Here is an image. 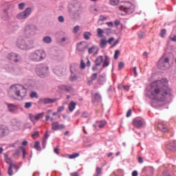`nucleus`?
Instances as JSON below:
<instances>
[{
    "mask_svg": "<svg viewBox=\"0 0 176 176\" xmlns=\"http://www.w3.org/2000/svg\"><path fill=\"white\" fill-rule=\"evenodd\" d=\"M96 171V174L94 175V176H100L101 174H102V168L100 167H97Z\"/></svg>",
    "mask_w": 176,
    "mask_h": 176,
    "instance_id": "nucleus-38",
    "label": "nucleus"
},
{
    "mask_svg": "<svg viewBox=\"0 0 176 176\" xmlns=\"http://www.w3.org/2000/svg\"><path fill=\"white\" fill-rule=\"evenodd\" d=\"M31 107H32V102H27L25 103V108H26V109H30Z\"/></svg>",
    "mask_w": 176,
    "mask_h": 176,
    "instance_id": "nucleus-44",
    "label": "nucleus"
},
{
    "mask_svg": "<svg viewBox=\"0 0 176 176\" xmlns=\"http://www.w3.org/2000/svg\"><path fill=\"white\" fill-rule=\"evenodd\" d=\"M132 176H138V172L137 170H133L132 172Z\"/></svg>",
    "mask_w": 176,
    "mask_h": 176,
    "instance_id": "nucleus-64",
    "label": "nucleus"
},
{
    "mask_svg": "<svg viewBox=\"0 0 176 176\" xmlns=\"http://www.w3.org/2000/svg\"><path fill=\"white\" fill-rule=\"evenodd\" d=\"M105 124H107V120H102L100 121H97L96 124H94L93 126L95 127H99V129H103L104 127Z\"/></svg>",
    "mask_w": 176,
    "mask_h": 176,
    "instance_id": "nucleus-22",
    "label": "nucleus"
},
{
    "mask_svg": "<svg viewBox=\"0 0 176 176\" xmlns=\"http://www.w3.org/2000/svg\"><path fill=\"white\" fill-rule=\"evenodd\" d=\"M120 10H123L126 14H131V13H134L135 7L130 2H126L124 6H120Z\"/></svg>",
    "mask_w": 176,
    "mask_h": 176,
    "instance_id": "nucleus-7",
    "label": "nucleus"
},
{
    "mask_svg": "<svg viewBox=\"0 0 176 176\" xmlns=\"http://www.w3.org/2000/svg\"><path fill=\"white\" fill-rule=\"evenodd\" d=\"M95 50H96V46H94V45H93L92 47L89 48V50H88L89 54H93V52H94Z\"/></svg>",
    "mask_w": 176,
    "mask_h": 176,
    "instance_id": "nucleus-47",
    "label": "nucleus"
},
{
    "mask_svg": "<svg viewBox=\"0 0 176 176\" xmlns=\"http://www.w3.org/2000/svg\"><path fill=\"white\" fill-rule=\"evenodd\" d=\"M148 94L151 100L171 102L173 93L171 89L167 86V79L162 78L151 83Z\"/></svg>",
    "mask_w": 176,
    "mask_h": 176,
    "instance_id": "nucleus-1",
    "label": "nucleus"
},
{
    "mask_svg": "<svg viewBox=\"0 0 176 176\" xmlns=\"http://www.w3.org/2000/svg\"><path fill=\"white\" fill-rule=\"evenodd\" d=\"M79 30H80V27L79 25L75 26L73 29L74 34H78V31H79Z\"/></svg>",
    "mask_w": 176,
    "mask_h": 176,
    "instance_id": "nucleus-49",
    "label": "nucleus"
},
{
    "mask_svg": "<svg viewBox=\"0 0 176 176\" xmlns=\"http://www.w3.org/2000/svg\"><path fill=\"white\" fill-rule=\"evenodd\" d=\"M34 148L35 149H36V151H41V144L39 143V142L37 141L35 142Z\"/></svg>",
    "mask_w": 176,
    "mask_h": 176,
    "instance_id": "nucleus-41",
    "label": "nucleus"
},
{
    "mask_svg": "<svg viewBox=\"0 0 176 176\" xmlns=\"http://www.w3.org/2000/svg\"><path fill=\"white\" fill-rule=\"evenodd\" d=\"M159 69L164 71L170 68V58L168 57L162 56L157 63Z\"/></svg>",
    "mask_w": 176,
    "mask_h": 176,
    "instance_id": "nucleus-6",
    "label": "nucleus"
},
{
    "mask_svg": "<svg viewBox=\"0 0 176 176\" xmlns=\"http://www.w3.org/2000/svg\"><path fill=\"white\" fill-rule=\"evenodd\" d=\"M18 8L19 10H23L24 8H25V3H21L18 5Z\"/></svg>",
    "mask_w": 176,
    "mask_h": 176,
    "instance_id": "nucleus-46",
    "label": "nucleus"
},
{
    "mask_svg": "<svg viewBox=\"0 0 176 176\" xmlns=\"http://www.w3.org/2000/svg\"><path fill=\"white\" fill-rule=\"evenodd\" d=\"M27 43L28 50L34 49V40H30Z\"/></svg>",
    "mask_w": 176,
    "mask_h": 176,
    "instance_id": "nucleus-37",
    "label": "nucleus"
},
{
    "mask_svg": "<svg viewBox=\"0 0 176 176\" xmlns=\"http://www.w3.org/2000/svg\"><path fill=\"white\" fill-rule=\"evenodd\" d=\"M107 82V74L105 73H102L99 75L97 79V83H98L100 86L105 85Z\"/></svg>",
    "mask_w": 176,
    "mask_h": 176,
    "instance_id": "nucleus-14",
    "label": "nucleus"
},
{
    "mask_svg": "<svg viewBox=\"0 0 176 176\" xmlns=\"http://www.w3.org/2000/svg\"><path fill=\"white\" fill-rule=\"evenodd\" d=\"M31 13H32V9L31 8H27L24 11L16 15V19L18 20H26V19H28L31 16Z\"/></svg>",
    "mask_w": 176,
    "mask_h": 176,
    "instance_id": "nucleus-8",
    "label": "nucleus"
},
{
    "mask_svg": "<svg viewBox=\"0 0 176 176\" xmlns=\"http://www.w3.org/2000/svg\"><path fill=\"white\" fill-rule=\"evenodd\" d=\"M166 34H167V30H166V29H162L160 32L161 38H165Z\"/></svg>",
    "mask_w": 176,
    "mask_h": 176,
    "instance_id": "nucleus-42",
    "label": "nucleus"
},
{
    "mask_svg": "<svg viewBox=\"0 0 176 176\" xmlns=\"http://www.w3.org/2000/svg\"><path fill=\"white\" fill-rule=\"evenodd\" d=\"M36 31H38V29L35 25L28 24L23 29V35L25 38H30V36H34V35H36Z\"/></svg>",
    "mask_w": 176,
    "mask_h": 176,
    "instance_id": "nucleus-5",
    "label": "nucleus"
},
{
    "mask_svg": "<svg viewBox=\"0 0 176 176\" xmlns=\"http://www.w3.org/2000/svg\"><path fill=\"white\" fill-rule=\"evenodd\" d=\"M80 69H85L86 68V64L85 63V61H83V59H81L80 60Z\"/></svg>",
    "mask_w": 176,
    "mask_h": 176,
    "instance_id": "nucleus-50",
    "label": "nucleus"
},
{
    "mask_svg": "<svg viewBox=\"0 0 176 176\" xmlns=\"http://www.w3.org/2000/svg\"><path fill=\"white\" fill-rule=\"evenodd\" d=\"M98 78V74L94 73L91 75L90 77L87 78V84L88 86H91L93 83H94V80H96Z\"/></svg>",
    "mask_w": 176,
    "mask_h": 176,
    "instance_id": "nucleus-15",
    "label": "nucleus"
},
{
    "mask_svg": "<svg viewBox=\"0 0 176 176\" xmlns=\"http://www.w3.org/2000/svg\"><path fill=\"white\" fill-rule=\"evenodd\" d=\"M115 41V38L113 37H111L108 39L107 41V43H109V45H111V43H112V42H113Z\"/></svg>",
    "mask_w": 176,
    "mask_h": 176,
    "instance_id": "nucleus-59",
    "label": "nucleus"
},
{
    "mask_svg": "<svg viewBox=\"0 0 176 176\" xmlns=\"http://www.w3.org/2000/svg\"><path fill=\"white\" fill-rule=\"evenodd\" d=\"M169 38L170 41H172V42H176V35H170Z\"/></svg>",
    "mask_w": 176,
    "mask_h": 176,
    "instance_id": "nucleus-56",
    "label": "nucleus"
},
{
    "mask_svg": "<svg viewBox=\"0 0 176 176\" xmlns=\"http://www.w3.org/2000/svg\"><path fill=\"white\" fill-rule=\"evenodd\" d=\"M162 176H171V175H170V173H168V171L165 170L164 171Z\"/></svg>",
    "mask_w": 176,
    "mask_h": 176,
    "instance_id": "nucleus-62",
    "label": "nucleus"
},
{
    "mask_svg": "<svg viewBox=\"0 0 176 176\" xmlns=\"http://www.w3.org/2000/svg\"><path fill=\"white\" fill-rule=\"evenodd\" d=\"M126 116V118H130V116H131V109L128 110Z\"/></svg>",
    "mask_w": 176,
    "mask_h": 176,
    "instance_id": "nucleus-63",
    "label": "nucleus"
},
{
    "mask_svg": "<svg viewBox=\"0 0 176 176\" xmlns=\"http://www.w3.org/2000/svg\"><path fill=\"white\" fill-rule=\"evenodd\" d=\"M119 56H120V51H119V50H117L115 51L114 60H118Z\"/></svg>",
    "mask_w": 176,
    "mask_h": 176,
    "instance_id": "nucleus-43",
    "label": "nucleus"
},
{
    "mask_svg": "<svg viewBox=\"0 0 176 176\" xmlns=\"http://www.w3.org/2000/svg\"><path fill=\"white\" fill-rule=\"evenodd\" d=\"M69 112H74L75 110V108H76V102L74 101H71V102L69 104Z\"/></svg>",
    "mask_w": 176,
    "mask_h": 176,
    "instance_id": "nucleus-30",
    "label": "nucleus"
},
{
    "mask_svg": "<svg viewBox=\"0 0 176 176\" xmlns=\"http://www.w3.org/2000/svg\"><path fill=\"white\" fill-rule=\"evenodd\" d=\"M64 111V106L58 107L57 109L58 113H60V112H63Z\"/></svg>",
    "mask_w": 176,
    "mask_h": 176,
    "instance_id": "nucleus-53",
    "label": "nucleus"
},
{
    "mask_svg": "<svg viewBox=\"0 0 176 176\" xmlns=\"http://www.w3.org/2000/svg\"><path fill=\"white\" fill-rule=\"evenodd\" d=\"M23 152V159H25V148L24 147L21 146L19 149L16 150L15 153L12 155L13 157H16V156H19L20 153Z\"/></svg>",
    "mask_w": 176,
    "mask_h": 176,
    "instance_id": "nucleus-20",
    "label": "nucleus"
},
{
    "mask_svg": "<svg viewBox=\"0 0 176 176\" xmlns=\"http://www.w3.org/2000/svg\"><path fill=\"white\" fill-rule=\"evenodd\" d=\"M43 41L44 43H52V38L49 36H45L43 38Z\"/></svg>",
    "mask_w": 176,
    "mask_h": 176,
    "instance_id": "nucleus-36",
    "label": "nucleus"
},
{
    "mask_svg": "<svg viewBox=\"0 0 176 176\" xmlns=\"http://www.w3.org/2000/svg\"><path fill=\"white\" fill-rule=\"evenodd\" d=\"M97 35L98 38H104V30L101 28L97 29Z\"/></svg>",
    "mask_w": 176,
    "mask_h": 176,
    "instance_id": "nucleus-33",
    "label": "nucleus"
},
{
    "mask_svg": "<svg viewBox=\"0 0 176 176\" xmlns=\"http://www.w3.org/2000/svg\"><path fill=\"white\" fill-rule=\"evenodd\" d=\"M51 126L53 131H61L65 129V125L64 124H60L58 121L52 122Z\"/></svg>",
    "mask_w": 176,
    "mask_h": 176,
    "instance_id": "nucleus-11",
    "label": "nucleus"
},
{
    "mask_svg": "<svg viewBox=\"0 0 176 176\" xmlns=\"http://www.w3.org/2000/svg\"><path fill=\"white\" fill-rule=\"evenodd\" d=\"M144 36H145V33H144L142 32H140L138 33V37L140 38V39H142L144 38Z\"/></svg>",
    "mask_w": 176,
    "mask_h": 176,
    "instance_id": "nucleus-55",
    "label": "nucleus"
},
{
    "mask_svg": "<svg viewBox=\"0 0 176 176\" xmlns=\"http://www.w3.org/2000/svg\"><path fill=\"white\" fill-rule=\"evenodd\" d=\"M98 67H100V65H97V63H95L92 67V71H97V69H98Z\"/></svg>",
    "mask_w": 176,
    "mask_h": 176,
    "instance_id": "nucleus-61",
    "label": "nucleus"
},
{
    "mask_svg": "<svg viewBox=\"0 0 176 176\" xmlns=\"http://www.w3.org/2000/svg\"><path fill=\"white\" fill-rule=\"evenodd\" d=\"M79 153H73L69 155V159H75L76 157H79Z\"/></svg>",
    "mask_w": 176,
    "mask_h": 176,
    "instance_id": "nucleus-39",
    "label": "nucleus"
},
{
    "mask_svg": "<svg viewBox=\"0 0 176 176\" xmlns=\"http://www.w3.org/2000/svg\"><path fill=\"white\" fill-rule=\"evenodd\" d=\"M36 74L40 78H47L49 76V67L45 64H39L36 68Z\"/></svg>",
    "mask_w": 176,
    "mask_h": 176,
    "instance_id": "nucleus-4",
    "label": "nucleus"
},
{
    "mask_svg": "<svg viewBox=\"0 0 176 176\" xmlns=\"http://www.w3.org/2000/svg\"><path fill=\"white\" fill-rule=\"evenodd\" d=\"M86 49V44H85L83 42H80L77 44L76 50L77 52H79V53H85Z\"/></svg>",
    "mask_w": 176,
    "mask_h": 176,
    "instance_id": "nucleus-18",
    "label": "nucleus"
},
{
    "mask_svg": "<svg viewBox=\"0 0 176 176\" xmlns=\"http://www.w3.org/2000/svg\"><path fill=\"white\" fill-rule=\"evenodd\" d=\"M47 144V140L46 139H43L42 141V145H43V149H45V148H46Z\"/></svg>",
    "mask_w": 176,
    "mask_h": 176,
    "instance_id": "nucleus-52",
    "label": "nucleus"
},
{
    "mask_svg": "<svg viewBox=\"0 0 176 176\" xmlns=\"http://www.w3.org/2000/svg\"><path fill=\"white\" fill-rule=\"evenodd\" d=\"M49 137H50V135H49V131H46L45 133V138L44 140H47L49 138Z\"/></svg>",
    "mask_w": 176,
    "mask_h": 176,
    "instance_id": "nucleus-60",
    "label": "nucleus"
},
{
    "mask_svg": "<svg viewBox=\"0 0 176 176\" xmlns=\"http://www.w3.org/2000/svg\"><path fill=\"white\" fill-rule=\"evenodd\" d=\"M58 20L59 23H64V21H65L64 16H58Z\"/></svg>",
    "mask_w": 176,
    "mask_h": 176,
    "instance_id": "nucleus-57",
    "label": "nucleus"
},
{
    "mask_svg": "<svg viewBox=\"0 0 176 176\" xmlns=\"http://www.w3.org/2000/svg\"><path fill=\"white\" fill-rule=\"evenodd\" d=\"M133 125L138 129H141V126H144V122L140 118H135L133 120Z\"/></svg>",
    "mask_w": 176,
    "mask_h": 176,
    "instance_id": "nucleus-23",
    "label": "nucleus"
},
{
    "mask_svg": "<svg viewBox=\"0 0 176 176\" xmlns=\"http://www.w3.org/2000/svg\"><path fill=\"white\" fill-rule=\"evenodd\" d=\"M124 68V63L120 62L118 63V70L122 71Z\"/></svg>",
    "mask_w": 176,
    "mask_h": 176,
    "instance_id": "nucleus-45",
    "label": "nucleus"
},
{
    "mask_svg": "<svg viewBox=\"0 0 176 176\" xmlns=\"http://www.w3.org/2000/svg\"><path fill=\"white\" fill-rule=\"evenodd\" d=\"M103 61H104V57L102 56H99L95 60V64H96V65L100 66L101 65V64H102Z\"/></svg>",
    "mask_w": 176,
    "mask_h": 176,
    "instance_id": "nucleus-31",
    "label": "nucleus"
},
{
    "mask_svg": "<svg viewBox=\"0 0 176 176\" xmlns=\"http://www.w3.org/2000/svg\"><path fill=\"white\" fill-rule=\"evenodd\" d=\"M94 100L96 101H100L101 100V95L99 93H96L94 96Z\"/></svg>",
    "mask_w": 176,
    "mask_h": 176,
    "instance_id": "nucleus-40",
    "label": "nucleus"
},
{
    "mask_svg": "<svg viewBox=\"0 0 176 176\" xmlns=\"http://www.w3.org/2000/svg\"><path fill=\"white\" fill-rule=\"evenodd\" d=\"M11 123L12 126H17V127H20L21 122L20 121L17 120V119H12L11 120Z\"/></svg>",
    "mask_w": 176,
    "mask_h": 176,
    "instance_id": "nucleus-35",
    "label": "nucleus"
},
{
    "mask_svg": "<svg viewBox=\"0 0 176 176\" xmlns=\"http://www.w3.org/2000/svg\"><path fill=\"white\" fill-rule=\"evenodd\" d=\"M6 71H7V72L13 73V72H14V68H13V67H8L6 69Z\"/></svg>",
    "mask_w": 176,
    "mask_h": 176,
    "instance_id": "nucleus-54",
    "label": "nucleus"
},
{
    "mask_svg": "<svg viewBox=\"0 0 176 176\" xmlns=\"http://www.w3.org/2000/svg\"><path fill=\"white\" fill-rule=\"evenodd\" d=\"M76 65H72L70 67L71 76L70 80L71 82H75L78 79V76L75 74H78V69H75Z\"/></svg>",
    "mask_w": 176,
    "mask_h": 176,
    "instance_id": "nucleus-13",
    "label": "nucleus"
},
{
    "mask_svg": "<svg viewBox=\"0 0 176 176\" xmlns=\"http://www.w3.org/2000/svg\"><path fill=\"white\" fill-rule=\"evenodd\" d=\"M58 88L60 90H64L65 91H67V93H72V91H74V89L72 88L71 86L68 85H60Z\"/></svg>",
    "mask_w": 176,
    "mask_h": 176,
    "instance_id": "nucleus-24",
    "label": "nucleus"
},
{
    "mask_svg": "<svg viewBox=\"0 0 176 176\" xmlns=\"http://www.w3.org/2000/svg\"><path fill=\"white\" fill-rule=\"evenodd\" d=\"M56 101H57V99L55 98H43L39 99L40 104H53Z\"/></svg>",
    "mask_w": 176,
    "mask_h": 176,
    "instance_id": "nucleus-16",
    "label": "nucleus"
},
{
    "mask_svg": "<svg viewBox=\"0 0 176 176\" xmlns=\"http://www.w3.org/2000/svg\"><path fill=\"white\" fill-rule=\"evenodd\" d=\"M54 73L58 76H61L64 72V68L61 66H56L53 69Z\"/></svg>",
    "mask_w": 176,
    "mask_h": 176,
    "instance_id": "nucleus-19",
    "label": "nucleus"
},
{
    "mask_svg": "<svg viewBox=\"0 0 176 176\" xmlns=\"http://www.w3.org/2000/svg\"><path fill=\"white\" fill-rule=\"evenodd\" d=\"M45 116V112L39 113L34 116L32 113L29 114V119H30L31 122L33 124H36V122L39 120V119H42V118Z\"/></svg>",
    "mask_w": 176,
    "mask_h": 176,
    "instance_id": "nucleus-10",
    "label": "nucleus"
},
{
    "mask_svg": "<svg viewBox=\"0 0 176 176\" xmlns=\"http://www.w3.org/2000/svg\"><path fill=\"white\" fill-rule=\"evenodd\" d=\"M10 90L16 96L15 100L21 101V100H23L27 96V89L21 85H11Z\"/></svg>",
    "mask_w": 176,
    "mask_h": 176,
    "instance_id": "nucleus-2",
    "label": "nucleus"
},
{
    "mask_svg": "<svg viewBox=\"0 0 176 176\" xmlns=\"http://www.w3.org/2000/svg\"><path fill=\"white\" fill-rule=\"evenodd\" d=\"M107 43H108V42L107 41V38L103 37L102 38L100 39L99 46L101 49H105V46H107Z\"/></svg>",
    "mask_w": 176,
    "mask_h": 176,
    "instance_id": "nucleus-28",
    "label": "nucleus"
},
{
    "mask_svg": "<svg viewBox=\"0 0 176 176\" xmlns=\"http://www.w3.org/2000/svg\"><path fill=\"white\" fill-rule=\"evenodd\" d=\"M13 168H15V170H19V167L16 164L10 165L8 170V175H13Z\"/></svg>",
    "mask_w": 176,
    "mask_h": 176,
    "instance_id": "nucleus-26",
    "label": "nucleus"
},
{
    "mask_svg": "<svg viewBox=\"0 0 176 176\" xmlns=\"http://www.w3.org/2000/svg\"><path fill=\"white\" fill-rule=\"evenodd\" d=\"M9 112L14 113L19 109V106L12 103H6Z\"/></svg>",
    "mask_w": 176,
    "mask_h": 176,
    "instance_id": "nucleus-21",
    "label": "nucleus"
},
{
    "mask_svg": "<svg viewBox=\"0 0 176 176\" xmlns=\"http://www.w3.org/2000/svg\"><path fill=\"white\" fill-rule=\"evenodd\" d=\"M8 60L14 61V63H19V61H20V58H19V54L15 53L8 54Z\"/></svg>",
    "mask_w": 176,
    "mask_h": 176,
    "instance_id": "nucleus-17",
    "label": "nucleus"
},
{
    "mask_svg": "<svg viewBox=\"0 0 176 176\" xmlns=\"http://www.w3.org/2000/svg\"><path fill=\"white\" fill-rule=\"evenodd\" d=\"M31 98H38V94L36 92H32L30 94Z\"/></svg>",
    "mask_w": 176,
    "mask_h": 176,
    "instance_id": "nucleus-51",
    "label": "nucleus"
},
{
    "mask_svg": "<svg viewBox=\"0 0 176 176\" xmlns=\"http://www.w3.org/2000/svg\"><path fill=\"white\" fill-rule=\"evenodd\" d=\"M158 129L162 131V133H167V131H168L167 126L162 123L158 124Z\"/></svg>",
    "mask_w": 176,
    "mask_h": 176,
    "instance_id": "nucleus-29",
    "label": "nucleus"
},
{
    "mask_svg": "<svg viewBox=\"0 0 176 176\" xmlns=\"http://www.w3.org/2000/svg\"><path fill=\"white\" fill-rule=\"evenodd\" d=\"M105 20H107V17L103 15H100L98 21H105Z\"/></svg>",
    "mask_w": 176,
    "mask_h": 176,
    "instance_id": "nucleus-58",
    "label": "nucleus"
},
{
    "mask_svg": "<svg viewBox=\"0 0 176 176\" xmlns=\"http://www.w3.org/2000/svg\"><path fill=\"white\" fill-rule=\"evenodd\" d=\"M9 134H10V129H9V127L4 125H0V138H4V137L9 135Z\"/></svg>",
    "mask_w": 176,
    "mask_h": 176,
    "instance_id": "nucleus-12",
    "label": "nucleus"
},
{
    "mask_svg": "<svg viewBox=\"0 0 176 176\" xmlns=\"http://www.w3.org/2000/svg\"><path fill=\"white\" fill-rule=\"evenodd\" d=\"M4 159L6 162L8 164H10V166H11V164H14L13 163H12V159L9 157V155L8 154H4Z\"/></svg>",
    "mask_w": 176,
    "mask_h": 176,
    "instance_id": "nucleus-32",
    "label": "nucleus"
},
{
    "mask_svg": "<svg viewBox=\"0 0 176 176\" xmlns=\"http://www.w3.org/2000/svg\"><path fill=\"white\" fill-rule=\"evenodd\" d=\"M110 3L113 6H115L119 3V0H110Z\"/></svg>",
    "mask_w": 176,
    "mask_h": 176,
    "instance_id": "nucleus-48",
    "label": "nucleus"
},
{
    "mask_svg": "<svg viewBox=\"0 0 176 176\" xmlns=\"http://www.w3.org/2000/svg\"><path fill=\"white\" fill-rule=\"evenodd\" d=\"M111 63V59L108 56H104V59H103V65L102 67L103 68H107L109 65V63Z\"/></svg>",
    "mask_w": 176,
    "mask_h": 176,
    "instance_id": "nucleus-27",
    "label": "nucleus"
},
{
    "mask_svg": "<svg viewBox=\"0 0 176 176\" xmlns=\"http://www.w3.org/2000/svg\"><path fill=\"white\" fill-rule=\"evenodd\" d=\"M90 36H91V32H85L83 34V37L85 41H89L90 39Z\"/></svg>",
    "mask_w": 176,
    "mask_h": 176,
    "instance_id": "nucleus-34",
    "label": "nucleus"
},
{
    "mask_svg": "<svg viewBox=\"0 0 176 176\" xmlns=\"http://www.w3.org/2000/svg\"><path fill=\"white\" fill-rule=\"evenodd\" d=\"M8 10H9V8H6L3 10V14L1 15L2 20H4L5 21H8L10 19V16H9V12H8Z\"/></svg>",
    "mask_w": 176,
    "mask_h": 176,
    "instance_id": "nucleus-25",
    "label": "nucleus"
},
{
    "mask_svg": "<svg viewBox=\"0 0 176 176\" xmlns=\"http://www.w3.org/2000/svg\"><path fill=\"white\" fill-rule=\"evenodd\" d=\"M30 58L34 63L43 61L46 58V52L43 50H37L30 54Z\"/></svg>",
    "mask_w": 176,
    "mask_h": 176,
    "instance_id": "nucleus-3",
    "label": "nucleus"
},
{
    "mask_svg": "<svg viewBox=\"0 0 176 176\" xmlns=\"http://www.w3.org/2000/svg\"><path fill=\"white\" fill-rule=\"evenodd\" d=\"M16 45L21 50H28V43L21 37L18 38Z\"/></svg>",
    "mask_w": 176,
    "mask_h": 176,
    "instance_id": "nucleus-9",
    "label": "nucleus"
}]
</instances>
